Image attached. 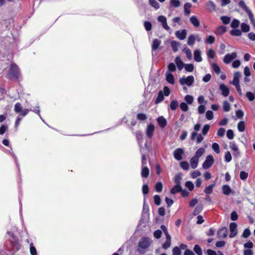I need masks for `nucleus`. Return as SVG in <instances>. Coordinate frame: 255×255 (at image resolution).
I'll use <instances>...</instances> for the list:
<instances>
[{
    "mask_svg": "<svg viewBox=\"0 0 255 255\" xmlns=\"http://www.w3.org/2000/svg\"><path fill=\"white\" fill-rule=\"evenodd\" d=\"M152 242V240L148 237L142 238L138 243L137 252L141 254H144L146 249L150 247Z\"/></svg>",
    "mask_w": 255,
    "mask_h": 255,
    "instance_id": "f257e3e1",
    "label": "nucleus"
},
{
    "mask_svg": "<svg viewBox=\"0 0 255 255\" xmlns=\"http://www.w3.org/2000/svg\"><path fill=\"white\" fill-rule=\"evenodd\" d=\"M9 75L12 78H18L20 75L19 69L15 64H12L9 70Z\"/></svg>",
    "mask_w": 255,
    "mask_h": 255,
    "instance_id": "f03ea898",
    "label": "nucleus"
},
{
    "mask_svg": "<svg viewBox=\"0 0 255 255\" xmlns=\"http://www.w3.org/2000/svg\"><path fill=\"white\" fill-rule=\"evenodd\" d=\"M179 82L181 85H186L190 87L194 82V78L193 76H189L186 78L182 77L179 79Z\"/></svg>",
    "mask_w": 255,
    "mask_h": 255,
    "instance_id": "7ed1b4c3",
    "label": "nucleus"
},
{
    "mask_svg": "<svg viewBox=\"0 0 255 255\" xmlns=\"http://www.w3.org/2000/svg\"><path fill=\"white\" fill-rule=\"evenodd\" d=\"M214 158L211 155H208L206 158L205 161L203 162L202 164V167L204 169H208L210 167L214 162Z\"/></svg>",
    "mask_w": 255,
    "mask_h": 255,
    "instance_id": "20e7f679",
    "label": "nucleus"
},
{
    "mask_svg": "<svg viewBox=\"0 0 255 255\" xmlns=\"http://www.w3.org/2000/svg\"><path fill=\"white\" fill-rule=\"evenodd\" d=\"M237 57V53L236 52L227 54L223 59V61L226 64H229L232 60L236 59Z\"/></svg>",
    "mask_w": 255,
    "mask_h": 255,
    "instance_id": "39448f33",
    "label": "nucleus"
},
{
    "mask_svg": "<svg viewBox=\"0 0 255 255\" xmlns=\"http://www.w3.org/2000/svg\"><path fill=\"white\" fill-rule=\"evenodd\" d=\"M230 231L231 232L230 234V238H232L235 237L237 233V225L236 223L233 222L230 224Z\"/></svg>",
    "mask_w": 255,
    "mask_h": 255,
    "instance_id": "423d86ee",
    "label": "nucleus"
},
{
    "mask_svg": "<svg viewBox=\"0 0 255 255\" xmlns=\"http://www.w3.org/2000/svg\"><path fill=\"white\" fill-rule=\"evenodd\" d=\"M184 151L181 148H178L175 150L173 153V156L175 159L180 161L182 159V155L184 154Z\"/></svg>",
    "mask_w": 255,
    "mask_h": 255,
    "instance_id": "0eeeda50",
    "label": "nucleus"
},
{
    "mask_svg": "<svg viewBox=\"0 0 255 255\" xmlns=\"http://www.w3.org/2000/svg\"><path fill=\"white\" fill-rule=\"evenodd\" d=\"M155 129L154 126L153 124H150L147 126L145 130L146 136L148 138H152Z\"/></svg>",
    "mask_w": 255,
    "mask_h": 255,
    "instance_id": "6e6552de",
    "label": "nucleus"
},
{
    "mask_svg": "<svg viewBox=\"0 0 255 255\" xmlns=\"http://www.w3.org/2000/svg\"><path fill=\"white\" fill-rule=\"evenodd\" d=\"M242 74L240 72H236L234 74L233 80L230 82L231 84L234 86L240 85V78L241 77Z\"/></svg>",
    "mask_w": 255,
    "mask_h": 255,
    "instance_id": "1a4fd4ad",
    "label": "nucleus"
},
{
    "mask_svg": "<svg viewBox=\"0 0 255 255\" xmlns=\"http://www.w3.org/2000/svg\"><path fill=\"white\" fill-rule=\"evenodd\" d=\"M228 235V230L226 227H223L217 232V236L219 239L225 238Z\"/></svg>",
    "mask_w": 255,
    "mask_h": 255,
    "instance_id": "9d476101",
    "label": "nucleus"
},
{
    "mask_svg": "<svg viewBox=\"0 0 255 255\" xmlns=\"http://www.w3.org/2000/svg\"><path fill=\"white\" fill-rule=\"evenodd\" d=\"M186 35L187 30L186 29L178 30L175 32L176 36L181 40H184L186 38Z\"/></svg>",
    "mask_w": 255,
    "mask_h": 255,
    "instance_id": "9b49d317",
    "label": "nucleus"
},
{
    "mask_svg": "<svg viewBox=\"0 0 255 255\" xmlns=\"http://www.w3.org/2000/svg\"><path fill=\"white\" fill-rule=\"evenodd\" d=\"M219 89L222 92V94L224 97H227L230 93L229 88L225 84H222L220 85Z\"/></svg>",
    "mask_w": 255,
    "mask_h": 255,
    "instance_id": "f8f14e48",
    "label": "nucleus"
},
{
    "mask_svg": "<svg viewBox=\"0 0 255 255\" xmlns=\"http://www.w3.org/2000/svg\"><path fill=\"white\" fill-rule=\"evenodd\" d=\"M166 81L170 84L173 85L175 83V79L174 76L169 72H166L165 73Z\"/></svg>",
    "mask_w": 255,
    "mask_h": 255,
    "instance_id": "ddd939ff",
    "label": "nucleus"
},
{
    "mask_svg": "<svg viewBox=\"0 0 255 255\" xmlns=\"http://www.w3.org/2000/svg\"><path fill=\"white\" fill-rule=\"evenodd\" d=\"M194 60L197 62H200L202 61L200 50L196 49L194 51Z\"/></svg>",
    "mask_w": 255,
    "mask_h": 255,
    "instance_id": "4468645a",
    "label": "nucleus"
},
{
    "mask_svg": "<svg viewBox=\"0 0 255 255\" xmlns=\"http://www.w3.org/2000/svg\"><path fill=\"white\" fill-rule=\"evenodd\" d=\"M192 4L189 2H186L184 5V12L185 15H189L191 12V7Z\"/></svg>",
    "mask_w": 255,
    "mask_h": 255,
    "instance_id": "2eb2a0df",
    "label": "nucleus"
},
{
    "mask_svg": "<svg viewBox=\"0 0 255 255\" xmlns=\"http://www.w3.org/2000/svg\"><path fill=\"white\" fill-rule=\"evenodd\" d=\"M190 21L192 23V24L195 27H198L200 25V22L197 17L193 15L190 17Z\"/></svg>",
    "mask_w": 255,
    "mask_h": 255,
    "instance_id": "dca6fc26",
    "label": "nucleus"
},
{
    "mask_svg": "<svg viewBox=\"0 0 255 255\" xmlns=\"http://www.w3.org/2000/svg\"><path fill=\"white\" fill-rule=\"evenodd\" d=\"M157 121L159 126L161 128H164L167 124V121L163 116H161L158 118Z\"/></svg>",
    "mask_w": 255,
    "mask_h": 255,
    "instance_id": "f3484780",
    "label": "nucleus"
},
{
    "mask_svg": "<svg viewBox=\"0 0 255 255\" xmlns=\"http://www.w3.org/2000/svg\"><path fill=\"white\" fill-rule=\"evenodd\" d=\"M175 62L177 66L178 69L179 70H181L185 65L181 60L180 57L179 56H177L176 58H175Z\"/></svg>",
    "mask_w": 255,
    "mask_h": 255,
    "instance_id": "a211bd4d",
    "label": "nucleus"
},
{
    "mask_svg": "<svg viewBox=\"0 0 255 255\" xmlns=\"http://www.w3.org/2000/svg\"><path fill=\"white\" fill-rule=\"evenodd\" d=\"M161 43V41L160 40L155 38L153 40L152 44V50L155 51L159 47Z\"/></svg>",
    "mask_w": 255,
    "mask_h": 255,
    "instance_id": "6ab92c4d",
    "label": "nucleus"
},
{
    "mask_svg": "<svg viewBox=\"0 0 255 255\" xmlns=\"http://www.w3.org/2000/svg\"><path fill=\"white\" fill-rule=\"evenodd\" d=\"M199 159L195 156H193L190 160L191 166L193 169H195L198 164Z\"/></svg>",
    "mask_w": 255,
    "mask_h": 255,
    "instance_id": "aec40b11",
    "label": "nucleus"
},
{
    "mask_svg": "<svg viewBox=\"0 0 255 255\" xmlns=\"http://www.w3.org/2000/svg\"><path fill=\"white\" fill-rule=\"evenodd\" d=\"M149 174V168L146 166H142L141 175L143 178H147Z\"/></svg>",
    "mask_w": 255,
    "mask_h": 255,
    "instance_id": "412c9836",
    "label": "nucleus"
},
{
    "mask_svg": "<svg viewBox=\"0 0 255 255\" xmlns=\"http://www.w3.org/2000/svg\"><path fill=\"white\" fill-rule=\"evenodd\" d=\"M222 191L224 194L229 195L232 192V189L229 185H224L222 186Z\"/></svg>",
    "mask_w": 255,
    "mask_h": 255,
    "instance_id": "4be33fe9",
    "label": "nucleus"
},
{
    "mask_svg": "<svg viewBox=\"0 0 255 255\" xmlns=\"http://www.w3.org/2000/svg\"><path fill=\"white\" fill-rule=\"evenodd\" d=\"M196 37L194 34L190 35L187 40V44L189 46H192L195 42Z\"/></svg>",
    "mask_w": 255,
    "mask_h": 255,
    "instance_id": "5701e85b",
    "label": "nucleus"
},
{
    "mask_svg": "<svg viewBox=\"0 0 255 255\" xmlns=\"http://www.w3.org/2000/svg\"><path fill=\"white\" fill-rule=\"evenodd\" d=\"M226 31V28L224 26H219L215 30V33L218 35H222Z\"/></svg>",
    "mask_w": 255,
    "mask_h": 255,
    "instance_id": "b1692460",
    "label": "nucleus"
},
{
    "mask_svg": "<svg viewBox=\"0 0 255 255\" xmlns=\"http://www.w3.org/2000/svg\"><path fill=\"white\" fill-rule=\"evenodd\" d=\"M169 4L171 7L176 8L180 6L181 2L179 0H170Z\"/></svg>",
    "mask_w": 255,
    "mask_h": 255,
    "instance_id": "393cba45",
    "label": "nucleus"
},
{
    "mask_svg": "<svg viewBox=\"0 0 255 255\" xmlns=\"http://www.w3.org/2000/svg\"><path fill=\"white\" fill-rule=\"evenodd\" d=\"M215 185H216V182H214L213 184L207 186L204 190L205 193L207 194H211L213 191V189L215 187Z\"/></svg>",
    "mask_w": 255,
    "mask_h": 255,
    "instance_id": "a878e982",
    "label": "nucleus"
},
{
    "mask_svg": "<svg viewBox=\"0 0 255 255\" xmlns=\"http://www.w3.org/2000/svg\"><path fill=\"white\" fill-rule=\"evenodd\" d=\"M205 149L203 147H201L196 151L194 156L199 159V158L205 153Z\"/></svg>",
    "mask_w": 255,
    "mask_h": 255,
    "instance_id": "bb28decb",
    "label": "nucleus"
},
{
    "mask_svg": "<svg viewBox=\"0 0 255 255\" xmlns=\"http://www.w3.org/2000/svg\"><path fill=\"white\" fill-rule=\"evenodd\" d=\"M182 188L179 185H175L171 190V193L174 194L177 192H181Z\"/></svg>",
    "mask_w": 255,
    "mask_h": 255,
    "instance_id": "cd10ccee",
    "label": "nucleus"
},
{
    "mask_svg": "<svg viewBox=\"0 0 255 255\" xmlns=\"http://www.w3.org/2000/svg\"><path fill=\"white\" fill-rule=\"evenodd\" d=\"M171 46L174 52H177L178 50V47L180 46V43L176 41H172L171 42Z\"/></svg>",
    "mask_w": 255,
    "mask_h": 255,
    "instance_id": "c85d7f7f",
    "label": "nucleus"
},
{
    "mask_svg": "<svg viewBox=\"0 0 255 255\" xmlns=\"http://www.w3.org/2000/svg\"><path fill=\"white\" fill-rule=\"evenodd\" d=\"M149 3L155 9H158L160 7L159 4L156 1V0H149Z\"/></svg>",
    "mask_w": 255,
    "mask_h": 255,
    "instance_id": "c756f323",
    "label": "nucleus"
},
{
    "mask_svg": "<svg viewBox=\"0 0 255 255\" xmlns=\"http://www.w3.org/2000/svg\"><path fill=\"white\" fill-rule=\"evenodd\" d=\"M182 51L186 54V57L189 60H191L192 59L191 51L189 48L187 47L184 48L182 49Z\"/></svg>",
    "mask_w": 255,
    "mask_h": 255,
    "instance_id": "7c9ffc66",
    "label": "nucleus"
},
{
    "mask_svg": "<svg viewBox=\"0 0 255 255\" xmlns=\"http://www.w3.org/2000/svg\"><path fill=\"white\" fill-rule=\"evenodd\" d=\"M238 129L240 132H243L245 130V123L244 121L240 122L238 124Z\"/></svg>",
    "mask_w": 255,
    "mask_h": 255,
    "instance_id": "2f4dec72",
    "label": "nucleus"
},
{
    "mask_svg": "<svg viewBox=\"0 0 255 255\" xmlns=\"http://www.w3.org/2000/svg\"><path fill=\"white\" fill-rule=\"evenodd\" d=\"M223 108L224 111L227 112H229L231 109V106L228 101H225L223 102Z\"/></svg>",
    "mask_w": 255,
    "mask_h": 255,
    "instance_id": "473e14b6",
    "label": "nucleus"
},
{
    "mask_svg": "<svg viewBox=\"0 0 255 255\" xmlns=\"http://www.w3.org/2000/svg\"><path fill=\"white\" fill-rule=\"evenodd\" d=\"M242 31L244 32H248L250 30V27L249 25L245 23H242L241 25Z\"/></svg>",
    "mask_w": 255,
    "mask_h": 255,
    "instance_id": "72a5a7b5",
    "label": "nucleus"
},
{
    "mask_svg": "<svg viewBox=\"0 0 255 255\" xmlns=\"http://www.w3.org/2000/svg\"><path fill=\"white\" fill-rule=\"evenodd\" d=\"M14 112L16 113H19L22 111V107L21 104L17 103L15 104L14 108Z\"/></svg>",
    "mask_w": 255,
    "mask_h": 255,
    "instance_id": "f704fd0d",
    "label": "nucleus"
},
{
    "mask_svg": "<svg viewBox=\"0 0 255 255\" xmlns=\"http://www.w3.org/2000/svg\"><path fill=\"white\" fill-rule=\"evenodd\" d=\"M229 146H230V148L232 149L233 150H234L235 151H237V154L239 153L238 147L237 146V145L235 142H234V141L230 142Z\"/></svg>",
    "mask_w": 255,
    "mask_h": 255,
    "instance_id": "c9c22d12",
    "label": "nucleus"
},
{
    "mask_svg": "<svg viewBox=\"0 0 255 255\" xmlns=\"http://www.w3.org/2000/svg\"><path fill=\"white\" fill-rule=\"evenodd\" d=\"M163 185L161 182H158L155 185V189L157 192H161L162 190Z\"/></svg>",
    "mask_w": 255,
    "mask_h": 255,
    "instance_id": "e433bc0d",
    "label": "nucleus"
},
{
    "mask_svg": "<svg viewBox=\"0 0 255 255\" xmlns=\"http://www.w3.org/2000/svg\"><path fill=\"white\" fill-rule=\"evenodd\" d=\"M178 105V102L176 100H173L170 102V108L172 110L174 111L177 109Z\"/></svg>",
    "mask_w": 255,
    "mask_h": 255,
    "instance_id": "4c0bfd02",
    "label": "nucleus"
},
{
    "mask_svg": "<svg viewBox=\"0 0 255 255\" xmlns=\"http://www.w3.org/2000/svg\"><path fill=\"white\" fill-rule=\"evenodd\" d=\"M213 70L217 74H220L221 72V69L220 67L215 63H213L212 65Z\"/></svg>",
    "mask_w": 255,
    "mask_h": 255,
    "instance_id": "58836bf2",
    "label": "nucleus"
},
{
    "mask_svg": "<svg viewBox=\"0 0 255 255\" xmlns=\"http://www.w3.org/2000/svg\"><path fill=\"white\" fill-rule=\"evenodd\" d=\"M246 96L250 101H253L255 100V93H253L251 92H247Z\"/></svg>",
    "mask_w": 255,
    "mask_h": 255,
    "instance_id": "ea45409f",
    "label": "nucleus"
},
{
    "mask_svg": "<svg viewBox=\"0 0 255 255\" xmlns=\"http://www.w3.org/2000/svg\"><path fill=\"white\" fill-rule=\"evenodd\" d=\"M207 6L210 10H212L215 11L216 10V5L214 3L211 1L209 0L207 3Z\"/></svg>",
    "mask_w": 255,
    "mask_h": 255,
    "instance_id": "a19ab883",
    "label": "nucleus"
},
{
    "mask_svg": "<svg viewBox=\"0 0 255 255\" xmlns=\"http://www.w3.org/2000/svg\"><path fill=\"white\" fill-rule=\"evenodd\" d=\"M231 34L234 36H240L242 35V32L238 29H233L231 31Z\"/></svg>",
    "mask_w": 255,
    "mask_h": 255,
    "instance_id": "79ce46f5",
    "label": "nucleus"
},
{
    "mask_svg": "<svg viewBox=\"0 0 255 255\" xmlns=\"http://www.w3.org/2000/svg\"><path fill=\"white\" fill-rule=\"evenodd\" d=\"M203 209V205L201 204L198 205L195 209L193 214L197 215L199 214Z\"/></svg>",
    "mask_w": 255,
    "mask_h": 255,
    "instance_id": "37998d69",
    "label": "nucleus"
},
{
    "mask_svg": "<svg viewBox=\"0 0 255 255\" xmlns=\"http://www.w3.org/2000/svg\"><path fill=\"white\" fill-rule=\"evenodd\" d=\"M184 100L188 104H192L193 102L194 98L193 96L187 95L185 97Z\"/></svg>",
    "mask_w": 255,
    "mask_h": 255,
    "instance_id": "c03bdc74",
    "label": "nucleus"
},
{
    "mask_svg": "<svg viewBox=\"0 0 255 255\" xmlns=\"http://www.w3.org/2000/svg\"><path fill=\"white\" fill-rule=\"evenodd\" d=\"M222 22L225 24H228L231 21V18L227 16H222L221 17Z\"/></svg>",
    "mask_w": 255,
    "mask_h": 255,
    "instance_id": "a18cd8bd",
    "label": "nucleus"
},
{
    "mask_svg": "<svg viewBox=\"0 0 255 255\" xmlns=\"http://www.w3.org/2000/svg\"><path fill=\"white\" fill-rule=\"evenodd\" d=\"M186 71L192 72L194 70V66L192 64H186L184 65Z\"/></svg>",
    "mask_w": 255,
    "mask_h": 255,
    "instance_id": "49530a36",
    "label": "nucleus"
},
{
    "mask_svg": "<svg viewBox=\"0 0 255 255\" xmlns=\"http://www.w3.org/2000/svg\"><path fill=\"white\" fill-rule=\"evenodd\" d=\"M164 99L163 95L162 94V92L160 91L159 92L158 96L155 100V103L158 104L161 102H162Z\"/></svg>",
    "mask_w": 255,
    "mask_h": 255,
    "instance_id": "de8ad7c7",
    "label": "nucleus"
},
{
    "mask_svg": "<svg viewBox=\"0 0 255 255\" xmlns=\"http://www.w3.org/2000/svg\"><path fill=\"white\" fill-rule=\"evenodd\" d=\"M249 174L247 172L242 171L240 174V178L242 180H246L248 177Z\"/></svg>",
    "mask_w": 255,
    "mask_h": 255,
    "instance_id": "09e8293b",
    "label": "nucleus"
},
{
    "mask_svg": "<svg viewBox=\"0 0 255 255\" xmlns=\"http://www.w3.org/2000/svg\"><path fill=\"white\" fill-rule=\"evenodd\" d=\"M212 149L214 150V151L217 154L219 153L220 152V147L219 144L216 143L214 142L213 143L212 145Z\"/></svg>",
    "mask_w": 255,
    "mask_h": 255,
    "instance_id": "8fccbe9b",
    "label": "nucleus"
},
{
    "mask_svg": "<svg viewBox=\"0 0 255 255\" xmlns=\"http://www.w3.org/2000/svg\"><path fill=\"white\" fill-rule=\"evenodd\" d=\"M194 251L198 255H202L201 248L199 245H196L194 246Z\"/></svg>",
    "mask_w": 255,
    "mask_h": 255,
    "instance_id": "3c124183",
    "label": "nucleus"
},
{
    "mask_svg": "<svg viewBox=\"0 0 255 255\" xmlns=\"http://www.w3.org/2000/svg\"><path fill=\"white\" fill-rule=\"evenodd\" d=\"M167 68L168 71L167 72H169V73L174 72L176 70V66L173 63H169L167 66Z\"/></svg>",
    "mask_w": 255,
    "mask_h": 255,
    "instance_id": "603ef678",
    "label": "nucleus"
},
{
    "mask_svg": "<svg viewBox=\"0 0 255 255\" xmlns=\"http://www.w3.org/2000/svg\"><path fill=\"white\" fill-rule=\"evenodd\" d=\"M215 41V37L212 36V35H210L206 39V42L208 43V44H213V43H214Z\"/></svg>",
    "mask_w": 255,
    "mask_h": 255,
    "instance_id": "864d4df0",
    "label": "nucleus"
},
{
    "mask_svg": "<svg viewBox=\"0 0 255 255\" xmlns=\"http://www.w3.org/2000/svg\"><path fill=\"white\" fill-rule=\"evenodd\" d=\"M180 166L184 170H188L189 169V165L187 161L181 162Z\"/></svg>",
    "mask_w": 255,
    "mask_h": 255,
    "instance_id": "5fc2aeb1",
    "label": "nucleus"
},
{
    "mask_svg": "<svg viewBox=\"0 0 255 255\" xmlns=\"http://www.w3.org/2000/svg\"><path fill=\"white\" fill-rule=\"evenodd\" d=\"M232 155L229 151H227L225 155V159L227 162H229L232 160Z\"/></svg>",
    "mask_w": 255,
    "mask_h": 255,
    "instance_id": "6e6d98bb",
    "label": "nucleus"
},
{
    "mask_svg": "<svg viewBox=\"0 0 255 255\" xmlns=\"http://www.w3.org/2000/svg\"><path fill=\"white\" fill-rule=\"evenodd\" d=\"M239 24H240V21L238 20L235 19L232 22L231 26L232 28H237L239 27Z\"/></svg>",
    "mask_w": 255,
    "mask_h": 255,
    "instance_id": "4d7b16f0",
    "label": "nucleus"
},
{
    "mask_svg": "<svg viewBox=\"0 0 255 255\" xmlns=\"http://www.w3.org/2000/svg\"><path fill=\"white\" fill-rule=\"evenodd\" d=\"M154 203L157 206H159L160 205L161 199H160V196L158 195H154Z\"/></svg>",
    "mask_w": 255,
    "mask_h": 255,
    "instance_id": "13d9d810",
    "label": "nucleus"
},
{
    "mask_svg": "<svg viewBox=\"0 0 255 255\" xmlns=\"http://www.w3.org/2000/svg\"><path fill=\"white\" fill-rule=\"evenodd\" d=\"M227 136L230 139H232L234 137V134L233 130L229 129L227 132Z\"/></svg>",
    "mask_w": 255,
    "mask_h": 255,
    "instance_id": "bf43d9fd",
    "label": "nucleus"
},
{
    "mask_svg": "<svg viewBox=\"0 0 255 255\" xmlns=\"http://www.w3.org/2000/svg\"><path fill=\"white\" fill-rule=\"evenodd\" d=\"M172 255H181V251L180 250V248L177 247L174 248L172 250Z\"/></svg>",
    "mask_w": 255,
    "mask_h": 255,
    "instance_id": "052dcab7",
    "label": "nucleus"
},
{
    "mask_svg": "<svg viewBox=\"0 0 255 255\" xmlns=\"http://www.w3.org/2000/svg\"><path fill=\"white\" fill-rule=\"evenodd\" d=\"M30 251L31 255H37V251L32 243L30 245Z\"/></svg>",
    "mask_w": 255,
    "mask_h": 255,
    "instance_id": "680f3d73",
    "label": "nucleus"
},
{
    "mask_svg": "<svg viewBox=\"0 0 255 255\" xmlns=\"http://www.w3.org/2000/svg\"><path fill=\"white\" fill-rule=\"evenodd\" d=\"M208 57L213 59L215 56V52L212 49H210L207 52Z\"/></svg>",
    "mask_w": 255,
    "mask_h": 255,
    "instance_id": "e2e57ef3",
    "label": "nucleus"
},
{
    "mask_svg": "<svg viewBox=\"0 0 255 255\" xmlns=\"http://www.w3.org/2000/svg\"><path fill=\"white\" fill-rule=\"evenodd\" d=\"M137 119L140 121H144L147 119V116L144 114L140 113L137 114Z\"/></svg>",
    "mask_w": 255,
    "mask_h": 255,
    "instance_id": "0e129e2a",
    "label": "nucleus"
},
{
    "mask_svg": "<svg viewBox=\"0 0 255 255\" xmlns=\"http://www.w3.org/2000/svg\"><path fill=\"white\" fill-rule=\"evenodd\" d=\"M180 107L181 109L184 112H186L188 110V105H187L186 103H185L184 102H182L180 104Z\"/></svg>",
    "mask_w": 255,
    "mask_h": 255,
    "instance_id": "69168bd1",
    "label": "nucleus"
},
{
    "mask_svg": "<svg viewBox=\"0 0 255 255\" xmlns=\"http://www.w3.org/2000/svg\"><path fill=\"white\" fill-rule=\"evenodd\" d=\"M185 186L188 188L190 191H192L194 189V185L191 181H187L185 183Z\"/></svg>",
    "mask_w": 255,
    "mask_h": 255,
    "instance_id": "338daca9",
    "label": "nucleus"
},
{
    "mask_svg": "<svg viewBox=\"0 0 255 255\" xmlns=\"http://www.w3.org/2000/svg\"><path fill=\"white\" fill-rule=\"evenodd\" d=\"M144 26L145 29L147 31H149L151 29L152 24L149 21H145L144 23Z\"/></svg>",
    "mask_w": 255,
    "mask_h": 255,
    "instance_id": "774afa93",
    "label": "nucleus"
}]
</instances>
